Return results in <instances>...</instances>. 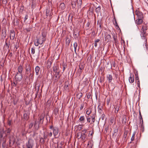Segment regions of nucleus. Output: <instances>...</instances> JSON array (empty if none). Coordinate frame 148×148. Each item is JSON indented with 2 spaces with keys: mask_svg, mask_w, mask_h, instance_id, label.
I'll use <instances>...</instances> for the list:
<instances>
[{
  "mask_svg": "<svg viewBox=\"0 0 148 148\" xmlns=\"http://www.w3.org/2000/svg\"><path fill=\"white\" fill-rule=\"evenodd\" d=\"M95 8V11L97 13H98L99 12L101 9L100 7L99 6L97 7V6H95L94 7H93V9L94 8Z\"/></svg>",
  "mask_w": 148,
  "mask_h": 148,
  "instance_id": "bb28decb",
  "label": "nucleus"
},
{
  "mask_svg": "<svg viewBox=\"0 0 148 148\" xmlns=\"http://www.w3.org/2000/svg\"><path fill=\"white\" fill-rule=\"evenodd\" d=\"M82 134V132H79L77 134V137L78 138V139L81 138Z\"/></svg>",
  "mask_w": 148,
  "mask_h": 148,
  "instance_id": "58836bf2",
  "label": "nucleus"
},
{
  "mask_svg": "<svg viewBox=\"0 0 148 148\" xmlns=\"http://www.w3.org/2000/svg\"><path fill=\"white\" fill-rule=\"evenodd\" d=\"M114 21H115V22H114V24L115 25V26H118V25H117V23L116 21V19H115V17L114 18Z\"/></svg>",
  "mask_w": 148,
  "mask_h": 148,
  "instance_id": "e2e57ef3",
  "label": "nucleus"
},
{
  "mask_svg": "<svg viewBox=\"0 0 148 148\" xmlns=\"http://www.w3.org/2000/svg\"><path fill=\"white\" fill-rule=\"evenodd\" d=\"M86 97L88 99H92V96H91L90 93H88L86 96Z\"/></svg>",
  "mask_w": 148,
  "mask_h": 148,
  "instance_id": "864d4df0",
  "label": "nucleus"
},
{
  "mask_svg": "<svg viewBox=\"0 0 148 148\" xmlns=\"http://www.w3.org/2000/svg\"><path fill=\"white\" fill-rule=\"evenodd\" d=\"M46 14L47 16H50V18H51V16L53 14V13L52 12V10H50L49 9H47L46 10Z\"/></svg>",
  "mask_w": 148,
  "mask_h": 148,
  "instance_id": "9b49d317",
  "label": "nucleus"
},
{
  "mask_svg": "<svg viewBox=\"0 0 148 148\" xmlns=\"http://www.w3.org/2000/svg\"><path fill=\"white\" fill-rule=\"evenodd\" d=\"M2 3L3 4H6L7 3V0H2Z\"/></svg>",
  "mask_w": 148,
  "mask_h": 148,
  "instance_id": "338daca9",
  "label": "nucleus"
},
{
  "mask_svg": "<svg viewBox=\"0 0 148 148\" xmlns=\"http://www.w3.org/2000/svg\"><path fill=\"white\" fill-rule=\"evenodd\" d=\"M53 60L52 58H50L47 61V67L48 68H50L51 65Z\"/></svg>",
  "mask_w": 148,
  "mask_h": 148,
  "instance_id": "1a4fd4ad",
  "label": "nucleus"
},
{
  "mask_svg": "<svg viewBox=\"0 0 148 148\" xmlns=\"http://www.w3.org/2000/svg\"><path fill=\"white\" fill-rule=\"evenodd\" d=\"M107 78L108 79L109 82H111L112 79V75H108V76L107 77Z\"/></svg>",
  "mask_w": 148,
  "mask_h": 148,
  "instance_id": "e433bc0d",
  "label": "nucleus"
},
{
  "mask_svg": "<svg viewBox=\"0 0 148 148\" xmlns=\"http://www.w3.org/2000/svg\"><path fill=\"white\" fill-rule=\"evenodd\" d=\"M23 118L25 120H27L29 118V116L28 114L26 113L23 114Z\"/></svg>",
  "mask_w": 148,
  "mask_h": 148,
  "instance_id": "f704fd0d",
  "label": "nucleus"
},
{
  "mask_svg": "<svg viewBox=\"0 0 148 148\" xmlns=\"http://www.w3.org/2000/svg\"><path fill=\"white\" fill-rule=\"evenodd\" d=\"M147 29V27L146 25L142 26L141 29V32L146 33V31Z\"/></svg>",
  "mask_w": 148,
  "mask_h": 148,
  "instance_id": "412c9836",
  "label": "nucleus"
},
{
  "mask_svg": "<svg viewBox=\"0 0 148 148\" xmlns=\"http://www.w3.org/2000/svg\"><path fill=\"white\" fill-rule=\"evenodd\" d=\"M105 40L107 42L109 41L111 38V36L110 35L106 33L104 35Z\"/></svg>",
  "mask_w": 148,
  "mask_h": 148,
  "instance_id": "4468645a",
  "label": "nucleus"
},
{
  "mask_svg": "<svg viewBox=\"0 0 148 148\" xmlns=\"http://www.w3.org/2000/svg\"><path fill=\"white\" fill-rule=\"evenodd\" d=\"M33 126V124L32 123H31L29 126V129H31Z\"/></svg>",
  "mask_w": 148,
  "mask_h": 148,
  "instance_id": "bf43d9fd",
  "label": "nucleus"
},
{
  "mask_svg": "<svg viewBox=\"0 0 148 148\" xmlns=\"http://www.w3.org/2000/svg\"><path fill=\"white\" fill-rule=\"evenodd\" d=\"M11 120H8V125L10 126L11 125Z\"/></svg>",
  "mask_w": 148,
  "mask_h": 148,
  "instance_id": "0e129e2a",
  "label": "nucleus"
},
{
  "mask_svg": "<svg viewBox=\"0 0 148 148\" xmlns=\"http://www.w3.org/2000/svg\"><path fill=\"white\" fill-rule=\"evenodd\" d=\"M50 105H51V101L48 100L47 102L46 103V106L48 107H50Z\"/></svg>",
  "mask_w": 148,
  "mask_h": 148,
  "instance_id": "3c124183",
  "label": "nucleus"
},
{
  "mask_svg": "<svg viewBox=\"0 0 148 148\" xmlns=\"http://www.w3.org/2000/svg\"><path fill=\"white\" fill-rule=\"evenodd\" d=\"M59 111V110L58 109L56 108L54 109V114L56 116L58 114Z\"/></svg>",
  "mask_w": 148,
  "mask_h": 148,
  "instance_id": "37998d69",
  "label": "nucleus"
},
{
  "mask_svg": "<svg viewBox=\"0 0 148 148\" xmlns=\"http://www.w3.org/2000/svg\"><path fill=\"white\" fill-rule=\"evenodd\" d=\"M46 38H43L41 37H40L39 38L37 39L38 41L39 44H42L43 42L46 40Z\"/></svg>",
  "mask_w": 148,
  "mask_h": 148,
  "instance_id": "6e6552de",
  "label": "nucleus"
},
{
  "mask_svg": "<svg viewBox=\"0 0 148 148\" xmlns=\"http://www.w3.org/2000/svg\"><path fill=\"white\" fill-rule=\"evenodd\" d=\"M84 66L81 64H80L79 65V69L83 70L84 69Z\"/></svg>",
  "mask_w": 148,
  "mask_h": 148,
  "instance_id": "a19ab883",
  "label": "nucleus"
},
{
  "mask_svg": "<svg viewBox=\"0 0 148 148\" xmlns=\"http://www.w3.org/2000/svg\"><path fill=\"white\" fill-rule=\"evenodd\" d=\"M135 81L136 82H140L139 79V77H138V75L137 73L135 74Z\"/></svg>",
  "mask_w": 148,
  "mask_h": 148,
  "instance_id": "c9c22d12",
  "label": "nucleus"
},
{
  "mask_svg": "<svg viewBox=\"0 0 148 148\" xmlns=\"http://www.w3.org/2000/svg\"><path fill=\"white\" fill-rule=\"evenodd\" d=\"M143 18H137L135 21V23L138 25L141 24L143 22Z\"/></svg>",
  "mask_w": 148,
  "mask_h": 148,
  "instance_id": "2eb2a0df",
  "label": "nucleus"
},
{
  "mask_svg": "<svg viewBox=\"0 0 148 148\" xmlns=\"http://www.w3.org/2000/svg\"><path fill=\"white\" fill-rule=\"evenodd\" d=\"M47 137H48V136H47V135H45V134H44V136H43V138H44V139L45 140L47 139Z\"/></svg>",
  "mask_w": 148,
  "mask_h": 148,
  "instance_id": "69168bd1",
  "label": "nucleus"
},
{
  "mask_svg": "<svg viewBox=\"0 0 148 148\" xmlns=\"http://www.w3.org/2000/svg\"><path fill=\"white\" fill-rule=\"evenodd\" d=\"M8 38L6 39L5 40V46H6L8 49H9L10 45V40H8Z\"/></svg>",
  "mask_w": 148,
  "mask_h": 148,
  "instance_id": "f3484780",
  "label": "nucleus"
},
{
  "mask_svg": "<svg viewBox=\"0 0 148 148\" xmlns=\"http://www.w3.org/2000/svg\"><path fill=\"white\" fill-rule=\"evenodd\" d=\"M129 82L130 83H132L134 82V78L133 75H132V76L131 75H130V76L129 77Z\"/></svg>",
  "mask_w": 148,
  "mask_h": 148,
  "instance_id": "5701e85b",
  "label": "nucleus"
},
{
  "mask_svg": "<svg viewBox=\"0 0 148 148\" xmlns=\"http://www.w3.org/2000/svg\"><path fill=\"white\" fill-rule=\"evenodd\" d=\"M77 6L79 8H81V5L82 3V0H77Z\"/></svg>",
  "mask_w": 148,
  "mask_h": 148,
  "instance_id": "cd10ccee",
  "label": "nucleus"
},
{
  "mask_svg": "<svg viewBox=\"0 0 148 148\" xmlns=\"http://www.w3.org/2000/svg\"><path fill=\"white\" fill-rule=\"evenodd\" d=\"M40 85H38V86H37V88H36V90H37V92H36V96H37V94L38 93V92H39V88H40Z\"/></svg>",
  "mask_w": 148,
  "mask_h": 148,
  "instance_id": "6e6d98bb",
  "label": "nucleus"
},
{
  "mask_svg": "<svg viewBox=\"0 0 148 148\" xmlns=\"http://www.w3.org/2000/svg\"><path fill=\"white\" fill-rule=\"evenodd\" d=\"M120 104H117L116 105L114 106V108L115 109V112L116 113H118V111L119 110L120 107Z\"/></svg>",
  "mask_w": 148,
  "mask_h": 148,
  "instance_id": "6ab92c4d",
  "label": "nucleus"
},
{
  "mask_svg": "<svg viewBox=\"0 0 148 148\" xmlns=\"http://www.w3.org/2000/svg\"><path fill=\"white\" fill-rule=\"evenodd\" d=\"M47 133L48 136L51 137L52 136V134L51 132H47Z\"/></svg>",
  "mask_w": 148,
  "mask_h": 148,
  "instance_id": "5fc2aeb1",
  "label": "nucleus"
},
{
  "mask_svg": "<svg viewBox=\"0 0 148 148\" xmlns=\"http://www.w3.org/2000/svg\"><path fill=\"white\" fill-rule=\"evenodd\" d=\"M135 132H134L133 134V135L132 136V137L131 138V141H133L134 140L135 136Z\"/></svg>",
  "mask_w": 148,
  "mask_h": 148,
  "instance_id": "8fccbe9b",
  "label": "nucleus"
},
{
  "mask_svg": "<svg viewBox=\"0 0 148 148\" xmlns=\"http://www.w3.org/2000/svg\"><path fill=\"white\" fill-rule=\"evenodd\" d=\"M53 135L56 138V136L58 135V128L55 127V128H53Z\"/></svg>",
  "mask_w": 148,
  "mask_h": 148,
  "instance_id": "f8f14e48",
  "label": "nucleus"
},
{
  "mask_svg": "<svg viewBox=\"0 0 148 148\" xmlns=\"http://www.w3.org/2000/svg\"><path fill=\"white\" fill-rule=\"evenodd\" d=\"M146 33L144 32H141V33L140 34L141 37L142 39L144 40L145 42H147V38H146Z\"/></svg>",
  "mask_w": 148,
  "mask_h": 148,
  "instance_id": "ddd939ff",
  "label": "nucleus"
},
{
  "mask_svg": "<svg viewBox=\"0 0 148 148\" xmlns=\"http://www.w3.org/2000/svg\"><path fill=\"white\" fill-rule=\"evenodd\" d=\"M36 6V4L35 3L33 2H32V8H35Z\"/></svg>",
  "mask_w": 148,
  "mask_h": 148,
  "instance_id": "4d7b16f0",
  "label": "nucleus"
},
{
  "mask_svg": "<svg viewBox=\"0 0 148 148\" xmlns=\"http://www.w3.org/2000/svg\"><path fill=\"white\" fill-rule=\"evenodd\" d=\"M100 40L99 39H97L95 40L94 46L97 47L98 45H100Z\"/></svg>",
  "mask_w": 148,
  "mask_h": 148,
  "instance_id": "aec40b11",
  "label": "nucleus"
},
{
  "mask_svg": "<svg viewBox=\"0 0 148 148\" xmlns=\"http://www.w3.org/2000/svg\"><path fill=\"white\" fill-rule=\"evenodd\" d=\"M113 36V37L114 39V41L115 43H117L118 42V40L117 38V36L115 34L113 33V34H112Z\"/></svg>",
  "mask_w": 148,
  "mask_h": 148,
  "instance_id": "a878e982",
  "label": "nucleus"
},
{
  "mask_svg": "<svg viewBox=\"0 0 148 148\" xmlns=\"http://www.w3.org/2000/svg\"><path fill=\"white\" fill-rule=\"evenodd\" d=\"M25 30H26L27 32H30V28H26L25 29Z\"/></svg>",
  "mask_w": 148,
  "mask_h": 148,
  "instance_id": "774afa93",
  "label": "nucleus"
},
{
  "mask_svg": "<svg viewBox=\"0 0 148 148\" xmlns=\"http://www.w3.org/2000/svg\"><path fill=\"white\" fill-rule=\"evenodd\" d=\"M53 71L55 74H56L57 75H59L60 71L58 66L56 65L54 66L53 67Z\"/></svg>",
  "mask_w": 148,
  "mask_h": 148,
  "instance_id": "20e7f679",
  "label": "nucleus"
},
{
  "mask_svg": "<svg viewBox=\"0 0 148 148\" xmlns=\"http://www.w3.org/2000/svg\"><path fill=\"white\" fill-rule=\"evenodd\" d=\"M83 71V70L78 69L77 71V73L79 75V76H80Z\"/></svg>",
  "mask_w": 148,
  "mask_h": 148,
  "instance_id": "603ef678",
  "label": "nucleus"
},
{
  "mask_svg": "<svg viewBox=\"0 0 148 148\" xmlns=\"http://www.w3.org/2000/svg\"><path fill=\"white\" fill-rule=\"evenodd\" d=\"M71 6L74 9L76 7V2L75 1H71Z\"/></svg>",
  "mask_w": 148,
  "mask_h": 148,
  "instance_id": "7c9ffc66",
  "label": "nucleus"
},
{
  "mask_svg": "<svg viewBox=\"0 0 148 148\" xmlns=\"http://www.w3.org/2000/svg\"><path fill=\"white\" fill-rule=\"evenodd\" d=\"M31 67L30 65L29 64H27L25 67V74L27 75L29 74L30 75V76L31 75Z\"/></svg>",
  "mask_w": 148,
  "mask_h": 148,
  "instance_id": "f03ea898",
  "label": "nucleus"
},
{
  "mask_svg": "<svg viewBox=\"0 0 148 148\" xmlns=\"http://www.w3.org/2000/svg\"><path fill=\"white\" fill-rule=\"evenodd\" d=\"M42 37L46 38L47 35V32L46 30H44L42 31Z\"/></svg>",
  "mask_w": 148,
  "mask_h": 148,
  "instance_id": "c85d7f7f",
  "label": "nucleus"
},
{
  "mask_svg": "<svg viewBox=\"0 0 148 148\" xmlns=\"http://www.w3.org/2000/svg\"><path fill=\"white\" fill-rule=\"evenodd\" d=\"M15 47L16 48V49H17L18 48V47L19 46V42H18V41H17L15 43V44L14 45Z\"/></svg>",
  "mask_w": 148,
  "mask_h": 148,
  "instance_id": "c03bdc74",
  "label": "nucleus"
},
{
  "mask_svg": "<svg viewBox=\"0 0 148 148\" xmlns=\"http://www.w3.org/2000/svg\"><path fill=\"white\" fill-rule=\"evenodd\" d=\"M79 33V31H78L77 29H75L73 32L74 36L75 38H77L78 37Z\"/></svg>",
  "mask_w": 148,
  "mask_h": 148,
  "instance_id": "a211bd4d",
  "label": "nucleus"
},
{
  "mask_svg": "<svg viewBox=\"0 0 148 148\" xmlns=\"http://www.w3.org/2000/svg\"><path fill=\"white\" fill-rule=\"evenodd\" d=\"M73 46L74 48V50L75 52H76V50L77 49V43L76 42H75L73 44Z\"/></svg>",
  "mask_w": 148,
  "mask_h": 148,
  "instance_id": "79ce46f5",
  "label": "nucleus"
},
{
  "mask_svg": "<svg viewBox=\"0 0 148 148\" xmlns=\"http://www.w3.org/2000/svg\"><path fill=\"white\" fill-rule=\"evenodd\" d=\"M92 112V108H88L86 111V113L88 115L90 114Z\"/></svg>",
  "mask_w": 148,
  "mask_h": 148,
  "instance_id": "2f4dec72",
  "label": "nucleus"
},
{
  "mask_svg": "<svg viewBox=\"0 0 148 148\" xmlns=\"http://www.w3.org/2000/svg\"><path fill=\"white\" fill-rule=\"evenodd\" d=\"M82 132L83 133H82V134L81 138L82 140L83 141L84 140L86 137V136L85 134V133L86 132L85 130H84V131L83 130Z\"/></svg>",
  "mask_w": 148,
  "mask_h": 148,
  "instance_id": "b1692460",
  "label": "nucleus"
},
{
  "mask_svg": "<svg viewBox=\"0 0 148 148\" xmlns=\"http://www.w3.org/2000/svg\"><path fill=\"white\" fill-rule=\"evenodd\" d=\"M59 75H57L56 74H55V77L56 79H55V80L56 82L58 81V79H59L60 77V76H58Z\"/></svg>",
  "mask_w": 148,
  "mask_h": 148,
  "instance_id": "de8ad7c7",
  "label": "nucleus"
},
{
  "mask_svg": "<svg viewBox=\"0 0 148 148\" xmlns=\"http://www.w3.org/2000/svg\"><path fill=\"white\" fill-rule=\"evenodd\" d=\"M69 83L68 82H65L64 86V89L67 90L69 89Z\"/></svg>",
  "mask_w": 148,
  "mask_h": 148,
  "instance_id": "473e14b6",
  "label": "nucleus"
},
{
  "mask_svg": "<svg viewBox=\"0 0 148 148\" xmlns=\"http://www.w3.org/2000/svg\"><path fill=\"white\" fill-rule=\"evenodd\" d=\"M91 119L92 121V116H91V118L90 117H89V116H88L87 118V121L88 122H90Z\"/></svg>",
  "mask_w": 148,
  "mask_h": 148,
  "instance_id": "49530a36",
  "label": "nucleus"
},
{
  "mask_svg": "<svg viewBox=\"0 0 148 148\" xmlns=\"http://www.w3.org/2000/svg\"><path fill=\"white\" fill-rule=\"evenodd\" d=\"M84 117L83 116H81L79 119V120L81 121H83L84 120Z\"/></svg>",
  "mask_w": 148,
  "mask_h": 148,
  "instance_id": "052dcab7",
  "label": "nucleus"
},
{
  "mask_svg": "<svg viewBox=\"0 0 148 148\" xmlns=\"http://www.w3.org/2000/svg\"><path fill=\"white\" fill-rule=\"evenodd\" d=\"M37 123L36 122V121H35L34 124V127L35 128V129L36 130H38L39 128L38 125V126H37Z\"/></svg>",
  "mask_w": 148,
  "mask_h": 148,
  "instance_id": "09e8293b",
  "label": "nucleus"
},
{
  "mask_svg": "<svg viewBox=\"0 0 148 148\" xmlns=\"http://www.w3.org/2000/svg\"><path fill=\"white\" fill-rule=\"evenodd\" d=\"M45 118V115L42 114L39 117V121H38L39 124H42L43 123L44 119Z\"/></svg>",
  "mask_w": 148,
  "mask_h": 148,
  "instance_id": "0eeeda50",
  "label": "nucleus"
},
{
  "mask_svg": "<svg viewBox=\"0 0 148 148\" xmlns=\"http://www.w3.org/2000/svg\"><path fill=\"white\" fill-rule=\"evenodd\" d=\"M136 14L137 15V18H143V13L139 11H136Z\"/></svg>",
  "mask_w": 148,
  "mask_h": 148,
  "instance_id": "423d86ee",
  "label": "nucleus"
},
{
  "mask_svg": "<svg viewBox=\"0 0 148 148\" xmlns=\"http://www.w3.org/2000/svg\"><path fill=\"white\" fill-rule=\"evenodd\" d=\"M45 141L44 139V138H40V142L42 144H43Z\"/></svg>",
  "mask_w": 148,
  "mask_h": 148,
  "instance_id": "a18cd8bd",
  "label": "nucleus"
},
{
  "mask_svg": "<svg viewBox=\"0 0 148 148\" xmlns=\"http://www.w3.org/2000/svg\"><path fill=\"white\" fill-rule=\"evenodd\" d=\"M70 41H71V40H70V39L68 37H66V45H67L68 46H69L70 43Z\"/></svg>",
  "mask_w": 148,
  "mask_h": 148,
  "instance_id": "c756f323",
  "label": "nucleus"
},
{
  "mask_svg": "<svg viewBox=\"0 0 148 148\" xmlns=\"http://www.w3.org/2000/svg\"><path fill=\"white\" fill-rule=\"evenodd\" d=\"M40 67L38 66H36L35 69V72L36 73V75H38L39 74V73L40 72Z\"/></svg>",
  "mask_w": 148,
  "mask_h": 148,
  "instance_id": "4be33fe9",
  "label": "nucleus"
},
{
  "mask_svg": "<svg viewBox=\"0 0 148 148\" xmlns=\"http://www.w3.org/2000/svg\"><path fill=\"white\" fill-rule=\"evenodd\" d=\"M35 49L34 48H32L31 49V53L32 54H34L35 53Z\"/></svg>",
  "mask_w": 148,
  "mask_h": 148,
  "instance_id": "13d9d810",
  "label": "nucleus"
},
{
  "mask_svg": "<svg viewBox=\"0 0 148 148\" xmlns=\"http://www.w3.org/2000/svg\"><path fill=\"white\" fill-rule=\"evenodd\" d=\"M34 73H33L32 74L31 73V76H30V75H29V77L31 79H33V78H34Z\"/></svg>",
  "mask_w": 148,
  "mask_h": 148,
  "instance_id": "680f3d73",
  "label": "nucleus"
},
{
  "mask_svg": "<svg viewBox=\"0 0 148 148\" xmlns=\"http://www.w3.org/2000/svg\"><path fill=\"white\" fill-rule=\"evenodd\" d=\"M6 30H5L4 33L3 32V30H2V35H1V37H2V38H5L6 36Z\"/></svg>",
  "mask_w": 148,
  "mask_h": 148,
  "instance_id": "72a5a7b5",
  "label": "nucleus"
},
{
  "mask_svg": "<svg viewBox=\"0 0 148 148\" xmlns=\"http://www.w3.org/2000/svg\"><path fill=\"white\" fill-rule=\"evenodd\" d=\"M92 57L91 55H90L88 58L87 60V62L89 65H90L91 66H92Z\"/></svg>",
  "mask_w": 148,
  "mask_h": 148,
  "instance_id": "dca6fc26",
  "label": "nucleus"
},
{
  "mask_svg": "<svg viewBox=\"0 0 148 148\" xmlns=\"http://www.w3.org/2000/svg\"><path fill=\"white\" fill-rule=\"evenodd\" d=\"M118 131L119 129L118 128L114 130L112 136L113 138L115 139L116 136L118 134Z\"/></svg>",
  "mask_w": 148,
  "mask_h": 148,
  "instance_id": "9d476101",
  "label": "nucleus"
},
{
  "mask_svg": "<svg viewBox=\"0 0 148 148\" xmlns=\"http://www.w3.org/2000/svg\"><path fill=\"white\" fill-rule=\"evenodd\" d=\"M23 70V68L22 66L20 65L18 66V73H22Z\"/></svg>",
  "mask_w": 148,
  "mask_h": 148,
  "instance_id": "393cba45",
  "label": "nucleus"
},
{
  "mask_svg": "<svg viewBox=\"0 0 148 148\" xmlns=\"http://www.w3.org/2000/svg\"><path fill=\"white\" fill-rule=\"evenodd\" d=\"M139 114L140 115V117H139L140 121V123H141V122H142V123H143V120L142 116L141 115L140 111V110L139 111Z\"/></svg>",
  "mask_w": 148,
  "mask_h": 148,
  "instance_id": "ea45409f",
  "label": "nucleus"
},
{
  "mask_svg": "<svg viewBox=\"0 0 148 148\" xmlns=\"http://www.w3.org/2000/svg\"><path fill=\"white\" fill-rule=\"evenodd\" d=\"M60 8H61L62 10L64 9L65 8L64 4V3H61L60 5Z\"/></svg>",
  "mask_w": 148,
  "mask_h": 148,
  "instance_id": "4c0bfd02",
  "label": "nucleus"
},
{
  "mask_svg": "<svg viewBox=\"0 0 148 148\" xmlns=\"http://www.w3.org/2000/svg\"><path fill=\"white\" fill-rule=\"evenodd\" d=\"M34 141L33 139L30 138L28 139V142L26 143V148L23 146V148H33L34 146Z\"/></svg>",
  "mask_w": 148,
  "mask_h": 148,
  "instance_id": "f257e3e1",
  "label": "nucleus"
},
{
  "mask_svg": "<svg viewBox=\"0 0 148 148\" xmlns=\"http://www.w3.org/2000/svg\"><path fill=\"white\" fill-rule=\"evenodd\" d=\"M23 78L22 73H18L17 72L15 76V79L16 81L20 82Z\"/></svg>",
  "mask_w": 148,
  "mask_h": 148,
  "instance_id": "7ed1b4c3",
  "label": "nucleus"
},
{
  "mask_svg": "<svg viewBox=\"0 0 148 148\" xmlns=\"http://www.w3.org/2000/svg\"><path fill=\"white\" fill-rule=\"evenodd\" d=\"M15 35V33L14 30H11L10 31V37L11 40L14 39Z\"/></svg>",
  "mask_w": 148,
  "mask_h": 148,
  "instance_id": "39448f33",
  "label": "nucleus"
}]
</instances>
